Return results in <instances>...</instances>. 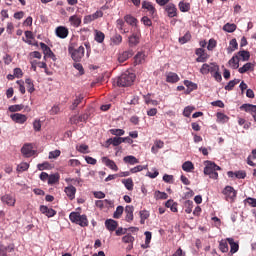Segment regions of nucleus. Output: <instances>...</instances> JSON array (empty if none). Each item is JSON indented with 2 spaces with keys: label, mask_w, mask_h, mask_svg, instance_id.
I'll use <instances>...</instances> for the list:
<instances>
[{
  "label": "nucleus",
  "mask_w": 256,
  "mask_h": 256,
  "mask_svg": "<svg viewBox=\"0 0 256 256\" xmlns=\"http://www.w3.org/2000/svg\"><path fill=\"white\" fill-rule=\"evenodd\" d=\"M69 21L73 27H79L81 25V17L77 15L70 16Z\"/></svg>",
  "instance_id": "32"
},
{
  "label": "nucleus",
  "mask_w": 256,
  "mask_h": 256,
  "mask_svg": "<svg viewBox=\"0 0 256 256\" xmlns=\"http://www.w3.org/2000/svg\"><path fill=\"white\" fill-rule=\"evenodd\" d=\"M133 57V50H126L118 55V61L120 63H125L128 59Z\"/></svg>",
  "instance_id": "15"
},
{
  "label": "nucleus",
  "mask_w": 256,
  "mask_h": 256,
  "mask_svg": "<svg viewBox=\"0 0 256 256\" xmlns=\"http://www.w3.org/2000/svg\"><path fill=\"white\" fill-rule=\"evenodd\" d=\"M185 213L191 214L193 211V201L187 200L184 203Z\"/></svg>",
  "instance_id": "50"
},
{
  "label": "nucleus",
  "mask_w": 256,
  "mask_h": 256,
  "mask_svg": "<svg viewBox=\"0 0 256 256\" xmlns=\"http://www.w3.org/2000/svg\"><path fill=\"white\" fill-rule=\"evenodd\" d=\"M241 80L239 79H234L228 82V84L224 87L225 91H233L235 85H239Z\"/></svg>",
  "instance_id": "34"
},
{
  "label": "nucleus",
  "mask_w": 256,
  "mask_h": 256,
  "mask_svg": "<svg viewBox=\"0 0 256 256\" xmlns=\"http://www.w3.org/2000/svg\"><path fill=\"white\" fill-rule=\"evenodd\" d=\"M94 39L97 43H103L105 41V33L101 32L99 30H96Z\"/></svg>",
  "instance_id": "39"
},
{
  "label": "nucleus",
  "mask_w": 256,
  "mask_h": 256,
  "mask_svg": "<svg viewBox=\"0 0 256 256\" xmlns=\"http://www.w3.org/2000/svg\"><path fill=\"white\" fill-rule=\"evenodd\" d=\"M111 42L113 43V45H121V43H123V36H121V34H115L111 38Z\"/></svg>",
  "instance_id": "46"
},
{
  "label": "nucleus",
  "mask_w": 256,
  "mask_h": 256,
  "mask_svg": "<svg viewBox=\"0 0 256 256\" xmlns=\"http://www.w3.org/2000/svg\"><path fill=\"white\" fill-rule=\"evenodd\" d=\"M92 21H96L95 16L93 14L84 16V19H83L84 25H89V23H92Z\"/></svg>",
  "instance_id": "59"
},
{
  "label": "nucleus",
  "mask_w": 256,
  "mask_h": 256,
  "mask_svg": "<svg viewBox=\"0 0 256 256\" xmlns=\"http://www.w3.org/2000/svg\"><path fill=\"white\" fill-rule=\"evenodd\" d=\"M87 119H89V114H82L80 116L74 115L70 117L71 125H79V123H86Z\"/></svg>",
  "instance_id": "8"
},
{
  "label": "nucleus",
  "mask_w": 256,
  "mask_h": 256,
  "mask_svg": "<svg viewBox=\"0 0 256 256\" xmlns=\"http://www.w3.org/2000/svg\"><path fill=\"white\" fill-rule=\"evenodd\" d=\"M135 82V74L133 73H123L120 77L117 79V86L118 87H131L133 83Z\"/></svg>",
  "instance_id": "2"
},
{
  "label": "nucleus",
  "mask_w": 256,
  "mask_h": 256,
  "mask_svg": "<svg viewBox=\"0 0 256 256\" xmlns=\"http://www.w3.org/2000/svg\"><path fill=\"white\" fill-rule=\"evenodd\" d=\"M164 10L170 19H173V17H177V15H178L177 6H175V4H173V3L167 4L164 7Z\"/></svg>",
  "instance_id": "9"
},
{
  "label": "nucleus",
  "mask_w": 256,
  "mask_h": 256,
  "mask_svg": "<svg viewBox=\"0 0 256 256\" xmlns=\"http://www.w3.org/2000/svg\"><path fill=\"white\" fill-rule=\"evenodd\" d=\"M8 111H10V113H17V111H23V105L21 104L11 105L9 106Z\"/></svg>",
  "instance_id": "52"
},
{
  "label": "nucleus",
  "mask_w": 256,
  "mask_h": 256,
  "mask_svg": "<svg viewBox=\"0 0 256 256\" xmlns=\"http://www.w3.org/2000/svg\"><path fill=\"white\" fill-rule=\"evenodd\" d=\"M182 169H183V171H186V173H191V171H193V169H195V166L193 165V162L186 161L182 164Z\"/></svg>",
  "instance_id": "36"
},
{
  "label": "nucleus",
  "mask_w": 256,
  "mask_h": 256,
  "mask_svg": "<svg viewBox=\"0 0 256 256\" xmlns=\"http://www.w3.org/2000/svg\"><path fill=\"white\" fill-rule=\"evenodd\" d=\"M38 171H45L47 169H51V164L49 162H44L37 165Z\"/></svg>",
  "instance_id": "57"
},
{
  "label": "nucleus",
  "mask_w": 256,
  "mask_h": 256,
  "mask_svg": "<svg viewBox=\"0 0 256 256\" xmlns=\"http://www.w3.org/2000/svg\"><path fill=\"white\" fill-rule=\"evenodd\" d=\"M125 214H126V221L127 223H131V221H133V211H135V207L131 206V205H127L125 207Z\"/></svg>",
  "instance_id": "23"
},
{
  "label": "nucleus",
  "mask_w": 256,
  "mask_h": 256,
  "mask_svg": "<svg viewBox=\"0 0 256 256\" xmlns=\"http://www.w3.org/2000/svg\"><path fill=\"white\" fill-rule=\"evenodd\" d=\"M69 219L72 223L80 225V227H87L89 225V220L86 215H81L78 212H71Z\"/></svg>",
  "instance_id": "3"
},
{
  "label": "nucleus",
  "mask_w": 256,
  "mask_h": 256,
  "mask_svg": "<svg viewBox=\"0 0 256 256\" xmlns=\"http://www.w3.org/2000/svg\"><path fill=\"white\" fill-rule=\"evenodd\" d=\"M64 193H66L67 197L73 201V199H75V193H77V188L73 185L67 186L64 189Z\"/></svg>",
  "instance_id": "22"
},
{
  "label": "nucleus",
  "mask_w": 256,
  "mask_h": 256,
  "mask_svg": "<svg viewBox=\"0 0 256 256\" xmlns=\"http://www.w3.org/2000/svg\"><path fill=\"white\" fill-rule=\"evenodd\" d=\"M225 200L229 203H235V199H237V191L233 186H226L222 191Z\"/></svg>",
  "instance_id": "5"
},
{
  "label": "nucleus",
  "mask_w": 256,
  "mask_h": 256,
  "mask_svg": "<svg viewBox=\"0 0 256 256\" xmlns=\"http://www.w3.org/2000/svg\"><path fill=\"white\" fill-rule=\"evenodd\" d=\"M116 27L123 34L129 31V29L125 28V22L123 19L116 20Z\"/></svg>",
  "instance_id": "29"
},
{
  "label": "nucleus",
  "mask_w": 256,
  "mask_h": 256,
  "mask_svg": "<svg viewBox=\"0 0 256 256\" xmlns=\"http://www.w3.org/2000/svg\"><path fill=\"white\" fill-rule=\"evenodd\" d=\"M205 164L204 175H209L210 179H218L219 173L216 171H221V167L209 160L205 161Z\"/></svg>",
  "instance_id": "1"
},
{
  "label": "nucleus",
  "mask_w": 256,
  "mask_h": 256,
  "mask_svg": "<svg viewBox=\"0 0 256 256\" xmlns=\"http://www.w3.org/2000/svg\"><path fill=\"white\" fill-rule=\"evenodd\" d=\"M29 169V163L27 162H22L20 163L17 168H16V171L18 173H23V171H27Z\"/></svg>",
  "instance_id": "48"
},
{
  "label": "nucleus",
  "mask_w": 256,
  "mask_h": 256,
  "mask_svg": "<svg viewBox=\"0 0 256 256\" xmlns=\"http://www.w3.org/2000/svg\"><path fill=\"white\" fill-rule=\"evenodd\" d=\"M21 153L24 157H33L35 155V151L33 150V144H25L21 148Z\"/></svg>",
  "instance_id": "14"
},
{
  "label": "nucleus",
  "mask_w": 256,
  "mask_h": 256,
  "mask_svg": "<svg viewBox=\"0 0 256 256\" xmlns=\"http://www.w3.org/2000/svg\"><path fill=\"white\" fill-rule=\"evenodd\" d=\"M215 47H217V41L215 39L211 38L208 41L207 49H208V51H213L215 49Z\"/></svg>",
  "instance_id": "60"
},
{
  "label": "nucleus",
  "mask_w": 256,
  "mask_h": 256,
  "mask_svg": "<svg viewBox=\"0 0 256 256\" xmlns=\"http://www.w3.org/2000/svg\"><path fill=\"white\" fill-rule=\"evenodd\" d=\"M144 169H147V166L138 165L134 168H131L130 173H139V172L143 171Z\"/></svg>",
  "instance_id": "62"
},
{
  "label": "nucleus",
  "mask_w": 256,
  "mask_h": 256,
  "mask_svg": "<svg viewBox=\"0 0 256 256\" xmlns=\"http://www.w3.org/2000/svg\"><path fill=\"white\" fill-rule=\"evenodd\" d=\"M110 143H112L114 147H119V145L123 143V140L121 139V137H114L110 138Z\"/></svg>",
  "instance_id": "58"
},
{
  "label": "nucleus",
  "mask_w": 256,
  "mask_h": 256,
  "mask_svg": "<svg viewBox=\"0 0 256 256\" xmlns=\"http://www.w3.org/2000/svg\"><path fill=\"white\" fill-rule=\"evenodd\" d=\"M25 83L27 85L26 87L28 93H33L35 91V85L33 84V80H31V78H26Z\"/></svg>",
  "instance_id": "43"
},
{
  "label": "nucleus",
  "mask_w": 256,
  "mask_h": 256,
  "mask_svg": "<svg viewBox=\"0 0 256 256\" xmlns=\"http://www.w3.org/2000/svg\"><path fill=\"white\" fill-rule=\"evenodd\" d=\"M10 118L14 123H18L19 125H23L27 121V115L21 113H14L10 115Z\"/></svg>",
  "instance_id": "13"
},
{
  "label": "nucleus",
  "mask_w": 256,
  "mask_h": 256,
  "mask_svg": "<svg viewBox=\"0 0 256 256\" xmlns=\"http://www.w3.org/2000/svg\"><path fill=\"white\" fill-rule=\"evenodd\" d=\"M56 37H59V39H67L69 37V29L65 26H58L55 29Z\"/></svg>",
  "instance_id": "12"
},
{
  "label": "nucleus",
  "mask_w": 256,
  "mask_h": 256,
  "mask_svg": "<svg viewBox=\"0 0 256 256\" xmlns=\"http://www.w3.org/2000/svg\"><path fill=\"white\" fill-rule=\"evenodd\" d=\"M40 49H42L43 54L45 55L44 58L49 57L50 59H53V61H55V59H57L55 56V53H53V51L51 50V48L49 46H47V44L41 42Z\"/></svg>",
  "instance_id": "11"
},
{
  "label": "nucleus",
  "mask_w": 256,
  "mask_h": 256,
  "mask_svg": "<svg viewBox=\"0 0 256 256\" xmlns=\"http://www.w3.org/2000/svg\"><path fill=\"white\" fill-rule=\"evenodd\" d=\"M146 55L145 52H138L135 57H134V63L135 65H141L143 63H145V59H146Z\"/></svg>",
  "instance_id": "26"
},
{
  "label": "nucleus",
  "mask_w": 256,
  "mask_h": 256,
  "mask_svg": "<svg viewBox=\"0 0 256 256\" xmlns=\"http://www.w3.org/2000/svg\"><path fill=\"white\" fill-rule=\"evenodd\" d=\"M129 47H135L139 45V34L134 33L128 38Z\"/></svg>",
  "instance_id": "28"
},
{
  "label": "nucleus",
  "mask_w": 256,
  "mask_h": 256,
  "mask_svg": "<svg viewBox=\"0 0 256 256\" xmlns=\"http://www.w3.org/2000/svg\"><path fill=\"white\" fill-rule=\"evenodd\" d=\"M254 69V65L251 62H248L246 64L243 65V67L239 68V73L243 74V73H247V71H253Z\"/></svg>",
  "instance_id": "33"
},
{
  "label": "nucleus",
  "mask_w": 256,
  "mask_h": 256,
  "mask_svg": "<svg viewBox=\"0 0 256 256\" xmlns=\"http://www.w3.org/2000/svg\"><path fill=\"white\" fill-rule=\"evenodd\" d=\"M188 41H191V33L189 32L179 38V43H181V45H185V43H188Z\"/></svg>",
  "instance_id": "54"
},
{
  "label": "nucleus",
  "mask_w": 256,
  "mask_h": 256,
  "mask_svg": "<svg viewBox=\"0 0 256 256\" xmlns=\"http://www.w3.org/2000/svg\"><path fill=\"white\" fill-rule=\"evenodd\" d=\"M68 52L75 63H79L83 57H85V47L80 46L75 49L73 46L68 47Z\"/></svg>",
  "instance_id": "4"
},
{
  "label": "nucleus",
  "mask_w": 256,
  "mask_h": 256,
  "mask_svg": "<svg viewBox=\"0 0 256 256\" xmlns=\"http://www.w3.org/2000/svg\"><path fill=\"white\" fill-rule=\"evenodd\" d=\"M245 203H248V205H250V207H256V199L255 198L248 197L247 199H245Z\"/></svg>",
  "instance_id": "64"
},
{
  "label": "nucleus",
  "mask_w": 256,
  "mask_h": 256,
  "mask_svg": "<svg viewBox=\"0 0 256 256\" xmlns=\"http://www.w3.org/2000/svg\"><path fill=\"white\" fill-rule=\"evenodd\" d=\"M227 240H221L219 242V249L222 253H228L229 252V245L227 244Z\"/></svg>",
  "instance_id": "41"
},
{
  "label": "nucleus",
  "mask_w": 256,
  "mask_h": 256,
  "mask_svg": "<svg viewBox=\"0 0 256 256\" xmlns=\"http://www.w3.org/2000/svg\"><path fill=\"white\" fill-rule=\"evenodd\" d=\"M40 211L43 213V215H46V217H55V215H57V211H55L53 208L43 205L40 206Z\"/></svg>",
  "instance_id": "20"
},
{
  "label": "nucleus",
  "mask_w": 256,
  "mask_h": 256,
  "mask_svg": "<svg viewBox=\"0 0 256 256\" xmlns=\"http://www.w3.org/2000/svg\"><path fill=\"white\" fill-rule=\"evenodd\" d=\"M135 241V237H133L131 234H127L124 237H122L123 243H133Z\"/></svg>",
  "instance_id": "61"
},
{
  "label": "nucleus",
  "mask_w": 256,
  "mask_h": 256,
  "mask_svg": "<svg viewBox=\"0 0 256 256\" xmlns=\"http://www.w3.org/2000/svg\"><path fill=\"white\" fill-rule=\"evenodd\" d=\"M123 185L126 187L128 191H133V179L128 178L122 181Z\"/></svg>",
  "instance_id": "49"
},
{
  "label": "nucleus",
  "mask_w": 256,
  "mask_h": 256,
  "mask_svg": "<svg viewBox=\"0 0 256 256\" xmlns=\"http://www.w3.org/2000/svg\"><path fill=\"white\" fill-rule=\"evenodd\" d=\"M226 241L230 245L231 255H234V253H237V251H239V242H235V239L233 238H226Z\"/></svg>",
  "instance_id": "19"
},
{
  "label": "nucleus",
  "mask_w": 256,
  "mask_h": 256,
  "mask_svg": "<svg viewBox=\"0 0 256 256\" xmlns=\"http://www.w3.org/2000/svg\"><path fill=\"white\" fill-rule=\"evenodd\" d=\"M144 235H145L146 238H145V244H142V249H148L149 243H151L152 234H151V232L146 231L144 233Z\"/></svg>",
  "instance_id": "42"
},
{
  "label": "nucleus",
  "mask_w": 256,
  "mask_h": 256,
  "mask_svg": "<svg viewBox=\"0 0 256 256\" xmlns=\"http://www.w3.org/2000/svg\"><path fill=\"white\" fill-rule=\"evenodd\" d=\"M166 82L167 83H177V82H179V75H177V73H174V72H168L166 74Z\"/></svg>",
  "instance_id": "27"
},
{
  "label": "nucleus",
  "mask_w": 256,
  "mask_h": 256,
  "mask_svg": "<svg viewBox=\"0 0 256 256\" xmlns=\"http://www.w3.org/2000/svg\"><path fill=\"white\" fill-rule=\"evenodd\" d=\"M111 135H115L116 137H121L125 135V130L123 129H110Z\"/></svg>",
  "instance_id": "55"
},
{
  "label": "nucleus",
  "mask_w": 256,
  "mask_h": 256,
  "mask_svg": "<svg viewBox=\"0 0 256 256\" xmlns=\"http://www.w3.org/2000/svg\"><path fill=\"white\" fill-rule=\"evenodd\" d=\"M124 21L128 25H131V27H135L136 31H139V28L137 27L139 21L137 20V18L133 17L132 15H126L124 16Z\"/></svg>",
  "instance_id": "17"
},
{
  "label": "nucleus",
  "mask_w": 256,
  "mask_h": 256,
  "mask_svg": "<svg viewBox=\"0 0 256 256\" xmlns=\"http://www.w3.org/2000/svg\"><path fill=\"white\" fill-rule=\"evenodd\" d=\"M1 201L3 203H6V205H9L10 207H13L15 206V197H13L12 195L10 194H6L4 196L1 197Z\"/></svg>",
  "instance_id": "25"
},
{
  "label": "nucleus",
  "mask_w": 256,
  "mask_h": 256,
  "mask_svg": "<svg viewBox=\"0 0 256 256\" xmlns=\"http://www.w3.org/2000/svg\"><path fill=\"white\" fill-rule=\"evenodd\" d=\"M230 51H236V49H238V47H239V44L237 43V39H232L231 41H230Z\"/></svg>",
  "instance_id": "63"
},
{
  "label": "nucleus",
  "mask_w": 256,
  "mask_h": 256,
  "mask_svg": "<svg viewBox=\"0 0 256 256\" xmlns=\"http://www.w3.org/2000/svg\"><path fill=\"white\" fill-rule=\"evenodd\" d=\"M237 57H241L242 61H249L251 59V53L247 50H241L238 52Z\"/></svg>",
  "instance_id": "37"
},
{
  "label": "nucleus",
  "mask_w": 256,
  "mask_h": 256,
  "mask_svg": "<svg viewBox=\"0 0 256 256\" xmlns=\"http://www.w3.org/2000/svg\"><path fill=\"white\" fill-rule=\"evenodd\" d=\"M102 163L106 165V167H109L112 171H119V167L117 164H115V161L107 158V157H102Z\"/></svg>",
  "instance_id": "16"
},
{
  "label": "nucleus",
  "mask_w": 256,
  "mask_h": 256,
  "mask_svg": "<svg viewBox=\"0 0 256 256\" xmlns=\"http://www.w3.org/2000/svg\"><path fill=\"white\" fill-rule=\"evenodd\" d=\"M215 71H219V65H216L215 63H205L200 68V73L202 75H209V73L213 74Z\"/></svg>",
  "instance_id": "6"
},
{
  "label": "nucleus",
  "mask_w": 256,
  "mask_h": 256,
  "mask_svg": "<svg viewBox=\"0 0 256 256\" xmlns=\"http://www.w3.org/2000/svg\"><path fill=\"white\" fill-rule=\"evenodd\" d=\"M142 9H146L149 13V17H152V19H154V17H157V9L155 8V6H153V3L145 0L142 1Z\"/></svg>",
  "instance_id": "7"
},
{
  "label": "nucleus",
  "mask_w": 256,
  "mask_h": 256,
  "mask_svg": "<svg viewBox=\"0 0 256 256\" xmlns=\"http://www.w3.org/2000/svg\"><path fill=\"white\" fill-rule=\"evenodd\" d=\"M105 227L108 231H116L117 227H119V223L113 219H107L105 221Z\"/></svg>",
  "instance_id": "21"
},
{
  "label": "nucleus",
  "mask_w": 256,
  "mask_h": 256,
  "mask_svg": "<svg viewBox=\"0 0 256 256\" xmlns=\"http://www.w3.org/2000/svg\"><path fill=\"white\" fill-rule=\"evenodd\" d=\"M216 116L219 123H227V121H229L228 116L221 112H218Z\"/></svg>",
  "instance_id": "53"
},
{
  "label": "nucleus",
  "mask_w": 256,
  "mask_h": 256,
  "mask_svg": "<svg viewBox=\"0 0 256 256\" xmlns=\"http://www.w3.org/2000/svg\"><path fill=\"white\" fill-rule=\"evenodd\" d=\"M228 63L232 69H239V56H233Z\"/></svg>",
  "instance_id": "38"
},
{
  "label": "nucleus",
  "mask_w": 256,
  "mask_h": 256,
  "mask_svg": "<svg viewBox=\"0 0 256 256\" xmlns=\"http://www.w3.org/2000/svg\"><path fill=\"white\" fill-rule=\"evenodd\" d=\"M7 251L11 253L13 248L10 246H0V256H7Z\"/></svg>",
  "instance_id": "56"
},
{
  "label": "nucleus",
  "mask_w": 256,
  "mask_h": 256,
  "mask_svg": "<svg viewBox=\"0 0 256 256\" xmlns=\"http://www.w3.org/2000/svg\"><path fill=\"white\" fill-rule=\"evenodd\" d=\"M123 161L124 163H128V165H137V163H139V159L133 155L125 156Z\"/></svg>",
  "instance_id": "30"
},
{
  "label": "nucleus",
  "mask_w": 256,
  "mask_h": 256,
  "mask_svg": "<svg viewBox=\"0 0 256 256\" xmlns=\"http://www.w3.org/2000/svg\"><path fill=\"white\" fill-rule=\"evenodd\" d=\"M178 7L181 13H187L188 11L191 10V4L184 1H180L178 4Z\"/></svg>",
  "instance_id": "31"
},
{
  "label": "nucleus",
  "mask_w": 256,
  "mask_h": 256,
  "mask_svg": "<svg viewBox=\"0 0 256 256\" xmlns=\"http://www.w3.org/2000/svg\"><path fill=\"white\" fill-rule=\"evenodd\" d=\"M241 111H246V113H251V115H256V105L253 104H243L240 106Z\"/></svg>",
  "instance_id": "24"
},
{
  "label": "nucleus",
  "mask_w": 256,
  "mask_h": 256,
  "mask_svg": "<svg viewBox=\"0 0 256 256\" xmlns=\"http://www.w3.org/2000/svg\"><path fill=\"white\" fill-rule=\"evenodd\" d=\"M83 99H85L83 94L76 96L75 99L73 100L72 104L69 107L70 111H75L77 109V107H79V105H81V103H83Z\"/></svg>",
  "instance_id": "18"
},
{
  "label": "nucleus",
  "mask_w": 256,
  "mask_h": 256,
  "mask_svg": "<svg viewBox=\"0 0 256 256\" xmlns=\"http://www.w3.org/2000/svg\"><path fill=\"white\" fill-rule=\"evenodd\" d=\"M184 85H185V87H187V91H186L187 94H189V93H191V91H195V89H197V84H195L189 80H185Z\"/></svg>",
  "instance_id": "35"
},
{
  "label": "nucleus",
  "mask_w": 256,
  "mask_h": 256,
  "mask_svg": "<svg viewBox=\"0 0 256 256\" xmlns=\"http://www.w3.org/2000/svg\"><path fill=\"white\" fill-rule=\"evenodd\" d=\"M253 159H256V149L252 150L251 155L247 158V164L250 165V167H256V164L254 163Z\"/></svg>",
  "instance_id": "44"
},
{
  "label": "nucleus",
  "mask_w": 256,
  "mask_h": 256,
  "mask_svg": "<svg viewBox=\"0 0 256 256\" xmlns=\"http://www.w3.org/2000/svg\"><path fill=\"white\" fill-rule=\"evenodd\" d=\"M237 30V25L227 23L223 26V31H226V33H233Z\"/></svg>",
  "instance_id": "40"
},
{
  "label": "nucleus",
  "mask_w": 256,
  "mask_h": 256,
  "mask_svg": "<svg viewBox=\"0 0 256 256\" xmlns=\"http://www.w3.org/2000/svg\"><path fill=\"white\" fill-rule=\"evenodd\" d=\"M59 183V174H51L48 176V185H55Z\"/></svg>",
  "instance_id": "45"
},
{
  "label": "nucleus",
  "mask_w": 256,
  "mask_h": 256,
  "mask_svg": "<svg viewBox=\"0 0 256 256\" xmlns=\"http://www.w3.org/2000/svg\"><path fill=\"white\" fill-rule=\"evenodd\" d=\"M195 54L197 55V58H196L197 63H205L207 59H209L208 54L205 52V49L203 48L196 49Z\"/></svg>",
  "instance_id": "10"
},
{
  "label": "nucleus",
  "mask_w": 256,
  "mask_h": 256,
  "mask_svg": "<svg viewBox=\"0 0 256 256\" xmlns=\"http://www.w3.org/2000/svg\"><path fill=\"white\" fill-rule=\"evenodd\" d=\"M123 211H125V208L123 206H118L116 208V211L113 214L114 219H121V215H123Z\"/></svg>",
  "instance_id": "51"
},
{
  "label": "nucleus",
  "mask_w": 256,
  "mask_h": 256,
  "mask_svg": "<svg viewBox=\"0 0 256 256\" xmlns=\"http://www.w3.org/2000/svg\"><path fill=\"white\" fill-rule=\"evenodd\" d=\"M168 197H169V195H167V193L161 192L159 190L155 191V193H154V198L156 200H159V199L165 200V199H168Z\"/></svg>",
  "instance_id": "47"
}]
</instances>
